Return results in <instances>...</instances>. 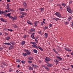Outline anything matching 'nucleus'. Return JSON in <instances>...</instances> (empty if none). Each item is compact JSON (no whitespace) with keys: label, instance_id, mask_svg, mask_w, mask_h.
I'll list each match as a JSON object with an SVG mask.
<instances>
[{"label":"nucleus","instance_id":"nucleus-3","mask_svg":"<svg viewBox=\"0 0 73 73\" xmlns=\"http://www.w3.org/2000/svg\"><path fill=\"white\" fill-rule=\"evenodd\" d=\"M24 50L25 52H26V53H27V55H28L29 56V55H31V52L29 50L26 49Z\"/></svg>","mask_w":73,"mask_h":73},{"label":"nucleus","instance_id":"nucleus-63","mask_svg":"<svg viewBox=\"0 0 73 73\" xmlns=\"http://www.w3.org/2000/svg\"><path fill=\"white\" fill-rule=\"evenodd\" d=\"M27 37V36L26 35H25L23 36V38H26Z\"/></svg>","mask_w":73,"mask_h":73},{"label":"nucleus","instance_id":"nucleus-24","mask_svg":"<svg viewBox=\"0 0 73 73\" xmlns=\"http://www.w3.org/2000/svg\"><path fill=\"white\" fill-rule=\"evenodd\" d=\"M61 5H62L63 7H65L66 5L65 3H62L61 4Z\"/></svg>","mask_w":73,"mask_h":73},{"label":"nucleus","instance_id":"nucleus-55","mask_svg":"<svg viewBox=\"0 0 73 73\" xmlns=\"http://www.w3.org/2000/svg\"><path fill=\"white\" fill-rule=\"evenodd\" d=\"M49 27H52V24H50L49 25Z\"/></svg>","mask_w":73,"mask_h":73},{"label":"nucleus","instance_id":"nucleus-15","mask_svg":"<svg viewBox=\"0 0 73 73\" xmlns=\"http://www.w3.org/2000/svg\"><path fill=\"white\" fill-rule=\"evenodd\" d=\"M27 23L29 24H30V25H33V23L32 22H31L29 21V20L27 21Z\"/></svg>","mask_w":73,"mask_h":73},{"label":"nucleus","instance_id":"nucleus-5","mask_svg":"<svg viewBox=\"0 0 73 73\" xmlns=\"http://www.w3.org/2000/svg\"><path fill=\"white\" fill-rule=\"evenodd\" d=\"M67 10L69 12V13H71L72 11L70 9V7L69 6H68L67 7Z\"/></svg>","mask_w":73,"mask_h":73},{"label":"nucleus","instance_id":"nucleus-7","mask_svg":"<svg viewBox=\"0 0 73 73\" xmlns=\"http://www.w3.org/2000/svg\"><path fill=\"white\" fill-rule=\"evenodd\" d=\"M39 23V21H36L34 22V25L35 27H36L37 25V24H38Z\"/></svg>","mask_w":73,"mask_h":73},{"label":"nucleus","instance_id":"nucleus-32","mask_svg":"<svg viewBox=\"0 0 73 73\" xmlns=\"http://www.w3.org/2000/svg\"><path fill=\"white\" fill-rule=\"evenodd\" d=\"M33 52L35 53H37V51L35 49L33 50Z\"/></svg>","mask_w":73,"mask_h":73},{"label":"nucleus","instance_id":"nucleus-9","mask_svg":"<svg viewBox=\"0 0 73 73\" xmlns=\"http://www.w3.org/2000/svg\"><path fill=\"white\" fill-rule=\"evenodd\" d=\"M47 67H52V66H53V64H51V63H49L47 62Z\"/></svg>","mask_w":73,"mask_h":73},{"label":"nucleus","instance_id":"nucleus-30","mask_svg":"<svg viewBox=\"0 0 73 73\" xmlns=\"http://www.w3.org/2000/svg\"><path fill=\"white\" fill-rule=\"evenodd\" d=\"M44 36L45 38H47V37H48V33H45L44 34Z\"/></svg>","mask_w":73,"mask_h":73},{"label":"nucleus","instance_id":"nucleus-27","mask_svg":"<svg viewBox=\"0 0 73 73\" xmlns=\"http://www.w3.org/2000/svg\"><path fill=\"white\" fill-rule=\"evenodd\" d=\"M22 55L24 57H25V56L27 55V54L26 53H24L23 52L22 54Z\"/></svg>","mask_w":73,"mask_h":73},{"label":"nucleus","instance_id":"nucleus-52","mask_svg":"<svg viewBox=\"0 0 73 73\" xmlns=\"http://www.w3.org/2000/svg\"><path fill=\"white\" fill-rule=\"evenodd\" d=\"M5 11H2V14H5Z\"/></svg>","mask_w":73,"mask_h":73},{"label":"nucleus","instance_id":"nucleus-4","mask_svg":"<svg viewBox=\"0 0 73 73\" xmlns=\"http://www.w3.org/2000/svg\"><path fill=\"white\" fill-rule=\"evenodd\" d=\"M55 15H56L58 17L60 18H62V17H61V14H60V13L59 12H56L55 13Z\"/></svg>","mask_w":73,"mask_h":73},{"label":"nucleus","instance_id":"nucleus-38","mask_svg":"<svg viewBox=\"0 0 73 73\" xmlns=\"http://www.w3.org/2000/svg\"><path fill=\"white\" fill-rule=\"evenodd\" d=\"M64 23L65 25H67L68 24V22L67 21L65 22Z\"/></svg>","mask_w":73,"mask_h":73},{"label":"nucleus","instance_id":"nucleus-34","mask_svg":"<svg viewBox=\"0 0 73 73\" xmlns=\"http://www.w3.org/2000/svg\"><path fill=\"white\" fill-rule=\"evenodd\" d=\"M0 20L2 21H3V22H5V21L4 19L2 18L0 19Z\"/></svg>","mask_w":73,"mask_h":73},{"label":"nucleus","instance_id":"nucleus-62","mask_svg":"<svg viewBox=\"0 0 73 73\" xmlns=\"http://www.w3.org/2000/svg\"><path fill=\"white\" fill-rule=\"evenodd\" d=\"M16 72H17V73H19V71L18 70H16Z\"/></svg>","mask_w":73,"mask_h":73},{"label":"nucleus","instance_id":"nucleus-1","mask_svg":"<svg viewBox=\"0 0 73 73\" xmlns=\"http://www.w3.org/2000/svg\"><path fill=\"white\" fill-rule=\"evenodd\" d=\"M31 43L32 44H33V45H32V46L33 48H35L36 49H38L39 48V49L41 48L40 46H38V47L37 46V44L36 43V42H31Z\"/></svg>","mask_w":73,"mask_h":73},{"label":"nucleus","instance_id":"nucleus-17","mask_svg":"<svg viewBox=\"0 0 73 73\" xmlns=\"http://www.w3.org/2000/svg\"><path fill=\"white\" fill-rule=\"evenodd\" d=\"M19 10L21 11V12L24 11L25 10V9L24 8H23L22 9L19 8Z\"/></svg>","mask_w":73,"mask_h":73},{"label":"nucleus","instance_id":"nucleus-56","mask_svg":"<svg viewBox=\"0 0 73 73\" xmlns=\"http://www.w3.org/2000/svg\"><path fill=\"white\" fill-rule=\"evenodd\" d=\"M58 6H59V7H62V6L60 4H58Z\"/></svg>","mask_w":73,"mask_h":73},{"label":"nucleus","instance_id":"nucleus-41","mask_svg":"<svg viewBox=\"0 0 73 73\" xmlns=\"http://www.w3.org/2000/svg\"><path fill=\"white\" fill-rule=\"evenodd\" d=\"M24 17V16L23 15H20L19 16V17L20 18H21V19H22V18H23Z\"/></svg>","mask_w":73,"mask_h":73},{"label":"nucleus","instance_id":"nucleus-59","mask_svg":"<svg viewBox=\"0 0 73 73\" xmlns=\"http://www.w3.org/2000/svg\"><path fill=\"white\" fill-rule=\"evenodd\" d=\"M60 49H59L58 50V52H59L60 53Z\"/></svg>","mask_w":73,"mask_h":73},{"label":"nucleus","instance_id":"nucleus-8","mask_svg":"<svg viewBox=\"0 0 73 73\" xmlns=\"http://www.w3.org/2000/svg\"><path fill=\"white\" fill-rule=\"evenodd\" d=\"M51 19L52 20H55V21H58V20H60V19L58 18H56V17L55 18H51Z\"/></svg>","mask_w":73,"mask_h":73},{"label":"nucleus","instance_id":"nucleus-31","mask_svg":"<svg viewBox=\"0 0 73 73\" xmlns=\"http://www.w3.org/2000/svg\"><path fill=\"white\" fill-rule=\"evenodd\" d=\"M5 45H11V44L10 43H4Z\"/></svg>","mask_w":73,"mask_h":73},{"label":"nucleus","instance_id":"nucleus-42","mask_svg":"<svg viewBox=\"0 0 73 73\" xmlns=\"http://www.w3.org/2000/svg\"><path fill=\"white\" fill-rule=\"evenodd\" d=\"M22 45H24L25 44V41H23L22 42Z\"/></svg>","mask_w":73,"mask_h":73},{"label":"nucleus","instance_id":"nucleus-12","mask_svg":"<svg viewBox=\"0 0 73 73\" xmlns=\"http://www.w3.org/2000/svg\"><path fill=\"white\" fill-rule=\"evenodd\" d=\"M64 49H65V50H66L67 51H68V52H71L72 51V50L70 49V48H67L66 47H65L64 48Z\"/></svg>","mask_w":73,"mask_h":73},{"label":"nucleus","instance_id":"nucleus-48","mask_svg":"<svg viewBox=\"0 0 73 73\" xmlns=\"http://www.w3.org/2000/svg\"><path fill=\"white\" fill-rule=\"evenodd\" d=\"M38 33H39V34H41V32L40 31H39L38 32Z\"/></svg>","mask_w":73,"mask_h":73},{"label":"nucleus","instance_id":"nucleus-33","mask_svg":"<svg viewBox=\"0 0 73 73\" xmlns=\"http://www.w3.org/2000/svg\"><path fill=\"white\" fill-rule=\"evenodd\" d=\"M10 43L12 45H15V42L13 41H12L10 42Z\"/></svg>","mask_w":73,"mask_h":73},{"label":"nucleus","instance_id":"nucleus-21","mask_svg":"<svg viewBox=\"0 0 73 73\" xmlns=\"http://www.w3.org/2000/svg\"><path fill=\"white\" fill-rule=\"evenodd\" d=\"M33 67H29V70H33Z\"/></svg>","mask_w":73,"mask_h":73},{"label":"nucleus","instance_id":"nucleus-10","mask_svg":"<svg viewBox=\"0 0 73 73\" xmlns=\"http://www.w3.org/2000/svg\"><path fill=\"white\" fill-rule=\"evenodd\" d=\"M2 64L4 66H8V64H7V62H5L4 61H2Z\"/></svg>","mask_w":73,"mask_h":73},{"label":"nucleus","instance_id":"nucleus-60","mask_svg":"<svg viewBox=\"0 0 73 73\" xmlns=\"http://www.w3.org/2000/svg\"><path fill=\"white\" fill-rule=\"evenodd\" d=\"M60 52H61V53H62L63 52V51H62V49H61L60 48Z\"/></svg>","mask_w":73,"mask_h":73},{"label":"nucleus","instance_id":"nucleus-20","mask_svg":"<svg viewBox=\"0 0 73 73\" xmlns=\"http://www.w3.org/2000/svg\"><path fill=\"white\" fill-rule=\"evenodd\" d=\"M28 59L30 60H33V58L32 56H29V57Z\"/></svg>","mask_w":73,"mask_h":73},{"label":"nucleus","instance_id":"nucleus-47","mask_svg":"<svg viewBox=\"0 0 73 73\" xmlns=\"http://www.w3.org/2000/svg\"><path fill=\"white\" fill-rule=\"evenodd\" d=\"M54 61L55 62H58V61L57 60V59L54 60Z\"/></svg>","mask_w":73,"mask_h":73},{"label":"nucleus","instance_id":"nucleus-36","mask_svg":"<svg viewBox=\"0 0 73 73\" xmlns=\"http://www.w3.org/2000/svg\"><path fill=\"white\" fill-rule=\"evenodd\" d=\"M28 63H29V64H32V61L30 60H28Z\"/></svg>","mask_w":73,"mask_h":73},{"label":"nucleus","instance_id":"nucleus-26","mask_svg":"<svg viewBox=\"0 0 73 73\" xmlns=\"http://www.w3.org/2000/svg\"><path fill=\"white\" fill-rule=\"evenodd\" d=\"M10 38H11L10 37L7 36L6 38V40H7V41H8Z\"/></svg>","mask_w":73,"mask_h":73},{"label":"nucleus","instance_id":"nucleus-61","mask_svg":"<svg viewBox=\"0 0 73 73\" xmlns=\"http://www.w3.org/2000/svg\"><path fill=\"white\" fill-rule=\"evenodd\" d=\"M44 8H41V11H43V10H44Z\"/></svg>","mask_w":73,"mask_h":73},{"label":"nucleus","instance_id":"nucleus-54","mask_svg":"<svg viewBox=\"0 0 73 73\" xmlns=\"http://www.w3.org/2000/svg\"><path fill=\"white\" fill-rule=\"evenodd\" d=\"M40 50H41V51H43V49H42V48H40L39 49Z\"/></svg>","mask_w":73,"mask_h":73},{"label":"nucleus","instance_id":"nucleus-25","mask_svg":"<svg viewBox=\"0 0 73 73\" xmlns=\"http://www.w3.org/2000/svg\"><path fill=\"white\" fill-rule=\"evenodd\" d=\"M53 50H54V53H56V54H57L58 52L55 49H53Z\"/></svg>","mask_w":73,"mask_h":73},{"label":"nucleus","instance_id":"nucleus-51","mask_svg":"<svg viewBox=\"0 0 73 73\" xmlns=\"http://www.w3.org/2000/svg\"><path fill=\"white\" fill-rule=\"evenodd\" d=\"M12 68H10L9 69V72H12Z\"/></svg>","mask_w":73,"mask_h":73},{"label":"nucleus","instance_id":"nucleus-57","mask_svg":"<svg viewBox=\"0 0 73 73\" xmlns=\"http://www.w3.org/2000/svg\"><path fill=\"white\" fill-rule=\"evenodd\" d=\"M9 18H10V19H13V17L11 16H10V17H9Z\"/></svg>","mask_w":73,"mask_h":73},{"label":"nucleus","instance_id":"nucleus-39","mask_svg":"<svg viewBox=\"0 0 73 73\" xmlns=\"http://www.w3.org/2000/svg\"><path fill=\"white\" fill-rule=\"evenodd\" d=\"M21 62H22V63L23 64H25V61H24V60H23V61H21Z\"/></svg>","mask_w":73,"mask_h":73},{"label":"nucleus","instance_id":"nucleus-11","mask_svg":"<svg viewBox=\"0 0 73 73\" xmlns=\"http://www.w3.org/2000/svg\"><path fill=\"white\" fill-rule=\"evenodd\" d=\"M43 68H45V69H46V70H47L48 71H49V70H50V69H49V68L45 66L44 65H43Z\"/></svg>","mask_w":73,"mask_h":73},{"label":"nucleus","instance_id":"nucleus-58","mask_svg":"<svg viewBox=\"0 0 73 73\" xmlns=\"http://www.w3.org/2000/svg\"><path fill=\"white\" fill-rule=\"evenodd\" d=\"M0 50H3V47L1 48Z\"/></svg>","mask_w":73,"mask_h":73},{"label":"nucleus","instance_id":"nucleus-16","mask_svg":"<svg viewBox=\"0 0 73 73\" xmlns=\"http://www.w3.org/2000/svg\"><path fill=\"white\" fill-rule=\"evenodd\" d=\"M13 48H14L13 46L12 45V44H11V45L10 47L9 48V50H11V49H13Z\"/></svg>","mask_w":73,"mask_h":73},{"label":"nucleus","instance_id":"nucleus-6","mask_svg":"<svg viewBox=\"0 0 73 73\" xmlns=\"http://www.w3.org/2000/svg\"><path fill=\"white\" fill-rule=\"evenodd\" d=\"M31 66L33 68H37L38 67V66L36 64H30Z\"/></svg>","mask_w":73,"mask_h":73},{"label":"nucleus","instance_id":"nucleus-28","mask_svg":"<svg viewBox=\"0 0 73 73\" xmlns=\"http://www.w3.org/2000/svg\"><path fill=\"white\" fill-rule=\"evenodd\" d=\"M13 20H16L17 19V17H13Z\"/></svg>","mask_w":73,"mask_h":73},{"label":"nucleus","instance_id":"nucleus-23","mask_svg":"<svg viewBox=\"0 0 73 73\" xmlns=\"http://www.w3.org/2000/svg\"><path fill=\"white\" fill-rule=\"evenodd\" d=\"M6 7V9H8V10H9V9H10V8H9V5L8 4L7 5Z\"/></svg>","mask_w":73,"mask_h":73},{"label":"nucleus","instance_id":"nucleus-49","mask_svg":"<svg viewBox=\"0 0 73 73\" xmlns=\"http://www.w3.org/2000/svg\"><path fill=\"white\" fill-rule=\"evenodd\" d=\"M69 4H72V1H71L70 0L69 1Z\"/></svg>","mask_w":73,"mask_h":73},{"label":"nucleus","instance_id":"nucleus-18","mask_svg":"<svg viewBox=\"0 0 73 73\" xmlns=\"http://www.w3.org/2000/svg\"><path fill=\"white\" fill-rule=\"evenodd\" d=\"M72 19V17L70 16L68 18V21H70Z\"/></svg>","mask_w":73,"mask_h":73},{"label":"nucleus","instance_id":"nucleus-64","mask_svg":"<svg viewBox=\"0 0 73 73\" xmlns=\"http://www.w3.org/2000/svg\"><path fill=\"white\" fill-rule=\"evenodd\" d=\"M71 55H72V56H73V52H72L71 53Z\"/></svg>","mask_w":73,"mask_h":73},{"label":"nucleus","instance_id":"nucleus-53","mask_svg":"<svg viewBox=\"0 0 73 73\" xmlns=\"http://www.w3.org/2000/svg\"><path fill=\"white\" fill-rule=\"evenodd\" d=\"M35 36V33H33L31 35V36Z\"/></svg>","mask_w":73,"mask_h":73},{"label":"nucleus","instance_id":"nucleus-29","mask_svg":"<svg viewBox=\"0 0 73 73\" xmlns=\"http://www.w3.org/2000/svg\"><path fill=\"white\" fill-rule=\"evenodd\" d=\"M20 13L22 15H27V13H25L21 12Z\"/></svg>","mask_w":73,"mask_h":73},{"label":"nucleus","instance_id":"nucleus-40","mask_svg":"<svg viewBox=\"0 0 73 73\" xmlns=\"http://www.w3.org/2000/svg\"><path fill=\"white\" fill-rule=\"evenodd\" d=\"M8 31H10L11 32H13V30L12 29H8Z\"/></svg>","mask_w":73,"mask_h":73},{"label":"nucleus","instance_id":"nucleus-19","mask_svg":"<svg viewBox=\"0 0 73 73\" xmlns=\"http://www.w3.org/2000/svg\"><path fill=\"white\" fill-rule=\"evenodd\" d=\"M56 57L57 58H58V59H59L60 60H62V58H61L58 56H56Z\"/></svg>","mask_w":73,"mask_h":73},{"label":"nucleus","instance_id":"nucleus-50","mask_svg":"<svg viewBox=\"0 0 73 73\" xmlns=\"http://www.w3.org/2000/svg\"><path fill=\"white\" fill-rule=\"evenodd\" d=\"M31 37L33 39H35V37L34 36H31Z\"/></svg>","mask_w":73,"mask_h":73},{"label":"nucleus","instance_id":"nucleus-13","mask_svg":"<svg viewBox=\"0 0 73 73\" xmlns=\"http://www.w3.org/2000/svg\"><path fill=\"white\" fill-rule=\"evenodd\" d=\"M23 5L25 8H27V3H23Z\"/></svg>","mask_w":73,"mask_h":73},{"label":"nucleus","instance_id":"nucleus-35","mask_svg":"<svg viewBox=\"0 0 73 73\" xmlns=\"http://www.w3.org/2000/svg\"><path fill=\"white\" fill-rule=\"evenodd\" d=\"M21 62V60L20 59H17L16 60V62Z\"/></svg>","mask_w":73,"mask_h":73},{"label":"nucleus","instance_id":"nucleus-46","mask_svg":"<svg viewBox=\"0 0 73 73\" xmlns=\"http://www.w3.org/2000/svg\"><path fill=\"white\" fill-rule=\"evenodd\" d=\"M60 11H62V6H60Z\"/></svg>","mask_w":73,"mask_h":73},{"label":"nucleus","instance_id":"nucleus-14","mask_svg":"<svg viewBox=\"0 0 73 73\" xmlns=\"http://www.w3.org/2000/svg\"><path fill=\"white\" fill-rule=\"evenodd\" d=\"M35 31H36V29H35L33 28H32L30 30V32H35Z\"/></svg>","mask_w":73,"mask_h":73},{"label":"nucleus","instance_id":"nucleus-2","mask_svg":"<svg viewBox=\"0 0 73 73\" xmlns=\"http://www.w3.org/2000/svg\"><path fill=\"white\" fill-rule=\"evenodd\" d=\"M50 60H51L50 58L48 57H46L45 58V61L46 62V63H48L49 61H50Z\"/></svg>","mask_w":73,"mask_h":73},{"label":"nucleus","instance_id":"nucleus-44","mask_svg":"<svg viewBox=\"0 0 73 73\" xmlns=\"http://www.w3.org/2000/svg\"><path fill=\"white\" fill-rule=\"evenodd\" d=\"M5 12L6 13H8V12H9V10H5Z\"/></svg>","mask_w":73,"mask_h":73},{"label":"nucleus","instance_id":"nucleus-37","mask_svg":"<svg viewBox=\"0 0 73 73\" xmlns=\"http://www.w3.org/2000/svg\"><path fill=\"white\" fill-rule=\"evenodd\" d=\"M46 29H48V27L46 26H45L44 27V30H46Z\"/></svg>","mask_w":73,"mask_h":73},{"label":"nucleus","instance_id":"nucleus-43","mask_svg":"<svg viewBox=\"0 0 73 73\" xmlns=\"http://www.w3.org/2000/svg\"><path fill=\"white\" fill-rule=\"evenodd\" d=\"M10 15H11V13H10L8 14L7 15V16H8L9 17L10 16Z\"/></svg>","mask_w":73,"mask_h":73},{"label":"nucleus","instance_id":"nucleus-45","mask_svg":"<svg viewBox=\"0 0 73 73\" xmlns=\"http://www.w3.org/2000/svg\"><path fill=\"white\" fill-rule=\"evenodd\" d=\"M38 40H37V39H36L35 38V41L36 43H38Z\"/></svg>","mask_w":73,"mask_h":73},{"label":"nucleus","instance_id":"nucleus-22","mask_svg":"<svg viewBox=\"0 0 73 73\" xmlns=\"http://www.w3.org/2000/svg\"><path fill=\"white\" fill-rule=\"evenodd\" d=\"M13 25V27L14 28H18L19 27H17L16 25L14 24V25Z\"/></svg>","mask_w":73,"mask_h":73}]
</instances>
